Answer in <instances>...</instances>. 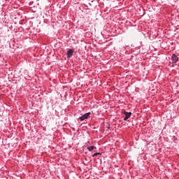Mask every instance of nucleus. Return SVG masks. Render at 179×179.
<instances>
[{
	"label": "nucleus",
	"mask_w": 179,
	"mask_h": 179,
	"mask_svg": "<svg viewBox=\"0 0 179 179\" xmlns=\"http://www.w3.org/2000/svg\"><path fill=\"white\" fill-rule=\"evenodd\" d=\"M90 114L92 113L90 112H88L83 115L82 116L79 117L78 120H80V121H85V120H87L89 117H90Z\"/></svg>",
	"instance_id": "1"
},
{
	"label": "nucleus",
	"mask_w": 179,
	"mask_h": 179,
	"mask_svg": "<svg viewBox=\"0 0 179 179\" xmlns=\"http://www.w3.org/2000/svg\"><path fill=\"white\" fill-rule=\"evenodd\" d=\"M123 114L125 115V117H124L123 120L127 121L129 118H131V116L132 115V113L131 112H127L124 111Z\"/></svg>",
	"instance_id": "2"
},
{
	"label": "nucleus",
	"mask_w": 179,
	"mask_h": 179,
	"mask_svg": "<svg viewBox=\"0 0 179 179\" xmlns=\"http://www.w3.org/2000/svg\"><path fill=\"white\" fill-rule=\"evenodd\" d=\"M171 60L173 64H177V62H178V57H177V55L173 54L171 57Z\"/></svg>",
	"instance_id": "3"
},
{
	"label": "nucleus",
	"mask_w": 179,
	"mask_h": 179,
	"mask_svg": "<svg viewBox=\"0 0 179 179\" xmlns=\"http://www.w3.org/2000/svg\"><path fill=\"white\" fill-rule=\"evenodd\" d=\"M73 55V50L69 49L67 52H66L67 58H72Z\"/></svg>",
	"instance_id": "4"
},
{
	"label": "nucleus",
	"mask_w": 179,
	"mask_h": 179,
	"mask_svg": "<svg viewBox=\"0 0 179 179\" xmlns=\"http://www.w3.org/2000/svg\"><path fill=\"white\" fill-rule=\"evenodd\" d=\"M87 149V150H89V152H92V150H94V149H96V146L94 145L88 146Z\"/></svg>",
	"instance_id": "5"
},
{
	"label": "nucleus",
	"mask_w": 179,
	"mask_h": 179,
	"mask_svg": "<svg viewBox=\"0 0 179 179\" xmlns=\"http://www.w3.org/2000/svg\"><path fill=\"white\" fill-rule=\"evenodd\" d=\"M96 156H101V153L96 152L92 155V157H96Z\"/></svg>",
	"instance_id": "6"
}]
</instances>
